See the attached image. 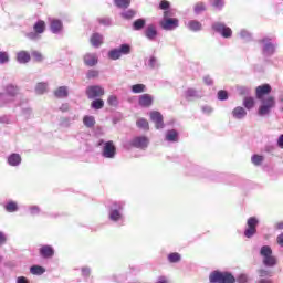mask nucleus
Instances as JSON below:
<instances>
[{"label": "nucleus", "mask_w": 283, "mask_h": 283, "mask_svg": "<svg viewBox=\"0 0 283 283\" xmlns=\"http://www.w3.org/2000/svg\"><path fill=\"white\" fill-rule=\"evenodd\" d=\"M109 218H111V220H113V222H118V220H120L122 216H120V212L118 210H113L109 213Z\"/></svg>", "instance_id": "ea45409f"}, {"label": "nucleus", "mask_w": 283, "mask_h": 283, "mask_svg": "<svg viewBox=\"0 0 283 283\" xmlns=\"http://www.w3.org/2000/svg\"><path fill=\"white\" fill-rule=\"evenodd\" d=\"M203 81H205L206 85H213V80H211L210 76H206V77L203 78Z\"/></svg>", "instance_id": "13d9d810"}, {"label": "nucleus", "mask_w": 283, "mask_h": 283, "mask_svg": "<svg viewBox=\"0 0 283 283\" xmlns=\"http://www.w3.org/2000/svg\"><path fill=\"white\" fill-rule=\"evenodd\" d=\"M260 255L263 256L264 266H275L277 259L273 256V250L269 245H263L260 251Z\"/></svg>", "instance_id": "20e7f679"}, {"label": "nucleus", "mask_w": 283, "mask_h": 283, "mask_svg": "<svg viewBox=\"0 0 283 283\" xmlns=\"http://www.w3.org/2000/svg\"><path fill=\"white\" fill-rule=\"evenodd\" d=\"M145 34L147 39L154 40L156 39L158 32L156 31V27L154 24H150L147 27Z\"/></svg>", "instance_id": "b1692460"}, {"label": "nucleus", "mask_w": 283, "mask_h": 283, "mask_svg": "<svg viewBox=\"0 0 283 283\" xmlns=\"http://www.w3.org/2000/svg\"><path fill=\"white\" fill-rule=\"evenodd\" d=\"M1 96L3 97V96H6L4 94H1Z\"/></svg>", "instance_id": "774afa93"}, {"label": "nucleus", "mask_w": 283, "mask_h": 283, "mask_svg": "<svg viewBox=\"0 0 283 283\" xmlns=\"http://www.w3.org/2000/svg\"><path fill=\"white\" fill-rule=\"evenodd\" d=\"M193 10L196 14H200V12H205V10H207V7L205 6V2H197Z\"/></svg>", "instance_id": "58836bf2"}, {"label": "nucleus", "mask_w": 283, "mask_h": 283, "mask_svg": "<svg viewBox=\"0 0 283 283\" xmlns=\"http://www.w3.org/2000/svg\"><path fill=\"white\" fill-rule=\"evenodd\" d=\"M8 164L11 167H17L18 165H21V155L19 154H12L8 158Z\"/></svg>", "instance_id": "4be33fe9"}, {"label": "nucleus", "mask_w": 283, "mask_h": 283, "mask_svg": "<svg viewBox=\"0 0 283 283\" xmlns=\"http://www.w3.org/2000/svg\"><path fill=\"white\" fill-rule=\"evenodd\" d=\"M258 224H260V221L255 217H250L247 221V229L244 231L245 238H251L252 235H255L258 233Z\"/></svg>", "instance_id": "0eeeda50"}, {"label": "nucleus", "mask_w": 283, "mask_h": 283, "mask_svg": "<svg viewBox=\"0 0 283 283\" xmlns=\"http://www.w3.org/2000/svg\"><path fill=\"white\" fill-rule=\"evenodd\" d=\"M202 112H205L206 114H211V112H213V109L211 107H209V106H205L202 108Z\"/></svg>", "instance_id": "e2e57ef3"}, {"label": "nucleus", "mask_w": 283, "mask_h": 283, "mask_svg": "<svg viewBox=\"0 0 283 283\" xmlns=\"http://www.w3.org/2000/svg\"><path fill=\"white\" fill-rule=\"evenodd\" d=\"M98 71L97 70H90L88 72H87V74H86V77L88 78V80H91V78H98Z\"/></svg>", "instance_id": "37998d69"}, {"label": "nucleus", "mask_w": 283, "mask_h": 283, "mask_svg": "<svg viewBox=\"0 0 283 283\" xmlns=\"http://www.w3.org/2000/svg\"><path fill=\"white\" fill-rule=\"evenodd\" d=\"M0 244H6V234L3 232H0Z\"/></svg>", "instance_id": "680f3d73"}, {"label": "nucleus", "mask_w": 283, "mask_h": 283, "mask_svg": "<svg viewBox=\"0 0 283 283\" xmlns=\"http://www.w3.org/2000/svg\"><path fill=\"white\" fill-rule=\"evenodd\" d=\"M31 55L36 63H41V61H43V54L39 51H32Z\"/></svg>", "instance_id": "a19ab883"}, {"label": "nucleus", "mask_w": 283, "mask_h": 283, "mask_svg": "<svg viewBox=\"0 0 283 283\" xmlns=\"http://www.w3.org/2000/svg\"><path fill=\"white\" fill-rule=\"evenodd\" d=\"M166 140H169L171 143L178 142V132H176L175 129L168 130L166 134Z\"/></svg>", "instance_id": "cd10ccee"}, {"label": "nucleus", "mask_w": 283, "mask_h": 283, "mask_svg": "<svg viewBox=\"0 0 283 283\" xmlns=\"http://www.w3.org/2000/svg\"><path fill=\"white\" fill-rule=\"evenodd\" d=\"M193 97H196V90L189 88V90L186 92V98H193Z\"/></svg>", "instance_id": "603ef678"}, {"label": "nucleus", "mask_w": 283, "mask_h": 283, "mask_svg": "<svg viewBox=\"0 0 283 283\" xmlns=\"http://www.w3.org/2000/svg\"><path fill=\"white\" fill-rule=\"evenodd\" d=\"M210 283H235V276L231 272L213 271L209 275Z\"/></svg>", "instance_id": "f03ea898"}, {"label": "nucleus", "mask_w": 283, "mask_h": 283, "mask_svg": "<svg viewBox=\"0 0 283 283\" xmlns=\"http://www.w3.org/2000/svg\"><path fill=\"white\" fill-rule=\"evenodd\" d=\"M171 17L170 11H164V19L160 21L159 25L163 30L171 31L176 30L179 25V20L177 18H169Z\"/></svg>", "instance_id": "7ed1b4c3"}, {"label": "nucleus", "mask_w": 283, "mask_h": 283, "mask_svg": "<svg viewBox=\"0 0 283 283\" xmlns=\"http://www.w3.org/2000/svg\"><path fill=\"white\" fill-rule=\"evenodd\" d=\"M114 1L117 8H123V9H127V7L130 6L132 3V0H114Z\"/></svg>", "instance_id": "e433bc0d"}, {"label": "nucleus", "mask_w": 283, "mask_h": 283, "mask_svg": "<svg viewBox=\"0 0 283 283\" xmlns=\"http://www.w3.org/2000/svg\"><path fill=\"white\" fill-rule=\"evenodd\" d=\"M233 118L242 119L247 116V111L242 106H238L232 111Z\"/></svg>", "instance_id": "aec40b11"}, {"label": "nucleus", "mask_w": 283, "mask_h": 283, "mask_svg": "<svg viewBox=\"0 0 283 283\" xmlns=\"http://www.w3.org/2000/svg\"><path fill=\"white\" fill-rule=\"evenodd\" d=\"M251 163L255 165V167H260L262 163H264V156L262 155H253L251 157Z\"/></svg>", "instance_id": "473e14b6"}, {"label": "nucleus", "mask_w": 283, "mask_h": 283, "mask_svg": "<svg viewBox=\"0 0 283 283\" xmlns=\"http://www.w3.org/2000/svg\"><path fill=\"white\" fill-rule=\"evenodd\" d=\"M6 94H7V96H11L12 98H14V96H17V94H19V87L10 84L6 87Z\"/></svg>", "instance_id": "393cba45"}, {"label": "nucleus", "mask_w": 283, "mask_h": 283, "mask_svg": "<svg viewBox=\"0 0 283 283\" xmlns=\"http://www.w3.org/2000/svg\"><path fill=\"white\" fill-rule=\"evenodd\" d=\"M48 25L45 24V21L39 20L38 22L34 23L33 25V32L27 33V38L30 39L31 41H36L43 32H45V29Z\"/></svg>", "instance_id": "39448f33"}, {"label": "nucleus", "mask_w": 283, "mask_h": 283, "mask_svg": "<svg viewBox=\"0 0 283 283\" xmlns=\"http://www.w3.org/2000/svg\"><path fill=\"white\" fill-rule=\"evenodd\" d=\"M259 273V277H269L271 276V271L264 270V269H260L258 271Z\"/></svg>", "instance_id": "de8ad7c7"}, {"label": "nucleus", "mask_w": 283, "mask_h": 283, "mask_svg": "<svg viewBox=\"0 0 283 283\" xmlns=\"http://www.w3.org/2000/svg\"><path fill=\"white\" fill-rule=\"evenodd\" d=\"M150 120L155 123L156 129H163V127H165V124L163 123V114L158 111L150 112Z\"/></svg>", "instance_id": "ddd939ff"}, {"label": "nucleus", "mask_w": 283, "mask_h": 283, "mask_svg": "<svg viewBox=\"0 0 283 283\" xmlns=\"http://www.w3.org/2000/svg\"><path fill=\"white\" fill-rule=\"evenodd\" d=\"M138 105L140 107H151V105H154V96H151L147 93L140 95L139 99H138Z\"/></svg>", "instance_id": "4468645a"}, {"label": "nucleus", "mask_w": 283, "mask_h": 283, "mask_svg": "<svg viewBox=\"0 0 283 283\" xmlns=\"http://www.w3.org/2000/svg\"><path fill=\"white\" fill-rule=\"evenodd\" d=\"M212 6L213 8H222L224 6V0H213Z\"/></svg>", "instance_id": "3c124183"}, {"label": "nucleus", "mask_w": 283, "mask_h": 283, "mask_svg": "<svg viewBox=\"0 0 283 283\" xmlns=\"http://www.w3.org/2000/svg\"><path fill=\"white\" fill-rule=\"evenodd\" d=\"M30 211H31V216H36L40 213L41 210L39 209V207L33 206L31 207Z\"/></svg>", "instance_id": "864d4df0"}, {"label": "nucleus", "mask_w": 283, "mask_h": 283, "mask_svg": "<svg viewBox=\"0 0 283 283\" xmlns=\"http://www.w3.org/2000/svg\"><path fill=\"white\" fill-rule=\"evenodd\" d=\"M36 94H45L48 92V83L40 82L35 86Z\"/></svg>", "instance_id": "c756f323"}, {"label": "nucleus", "mask_w": 283, "mask_h": 283, "mask_svg": "<svg viewBox=\"0 0 283 283\" xmlns=\"http://www.w3.org/2000/svg\"><path fill=\"white\" fill-rule=\"evenodd\" d=\"M83 123L85 127H94V125H96V119H94V116H84Z\"/></svg>", "instance_id": "72a5a7b5"}, {"label": "nucleus", "mask_w": 283, "mask_h": 283, "mask_svg": "<svg viewBox=\"0 0 283 283\" xmlns=\"http://www.w3.org/2000/svg\"><path fill=\"white\" fill-rule=\"evenodd\" d=\"M229 98V93L224 90H220L218 92V99L219 101H227Z\"/></svg>", "instance_id": "79ce46f5"}, {"label": "nucleus", "mask_w": 283, "mask_h": 283, "mask_svg": "<svg viewBox=\"0 0 283 283\" xmlns=\"http://www.w3.org/2000/svg\"><path fill=\"white\" fill-rule=\"evenodd\" d=\"M260 43H265V45L263 48V52L265 54H273V52H275V45H273V43L269 42V39H262V40H260Z\"/></svg>", "instance_id": "6ab92c4d"}, {"label": "nucleus", "mask_w": 283, "mask_h": 283, "mask_svg": "<svg viewBox=\"0 0 283 283\" xmlns=\"http://www.w3.org/2000/svg\"><path fill=\"white\" fill-rule=\"evenodd\" d=\"M30 53L28 51H20L17 54V61L20 63H30Z\"/></svg>", "instance_id": "412c9836"}, {"label": "nucleus", "mask_w": 283, "mask_h": 283, "mask_svg": "<svg viewBox=\"0 0 283 283\" xmlns=\"http://www.w3.org/2000/svg\"><path fill=\"white\" fill-rule=\"evenodd\" d=\"M180 260H181L180 253L172 252L168 255V261L172 264L176 262H180Z\"/></svg>", "instance_id": "4c0bfd02"}, {"label": "nucleus", "mask_w": 283, "mask_h": 283, "mask_svg": "<svg viewBox=\"0 0 283 283\" xmlns=\"http://www.w3.org/2000/svg\"><path fill=\"white\" fill-rule=\"evenodd\" d=\"M235 282H238V283H247V282H249V279L247 277V275L241 274V275L238 276V279H235Z\"/></svg>", "instance_id": "8fccbe9b"}, {"label": "nucleus", "mask_w": 283, "mask_h": 283, "mask_svg": "<svg viewBox=\"0 0 283 283\" xmlns=\"http://www.w3.org/2000/svg\"><path fill=\"white\" fill-rule=\"evenodd\" d=\"M17 283H30V282H28V279H25L24 276H19L17 280Z\"/></svg>", "instance_id": "bf43d9fd"}, {"label": "nucleus", "mask_w": 283, "mask_h": 283, "mask_svg": "<svg viewBox=\"0 0 283 283\" xmlns=\"http://www.w3.org/2000/svg\"><path fill=\"white\" fill-rule=\"evenodd\" d=\"M276 242L280 247L283 248V233L279 234L276 238Z\"/></svg>", "instance_id": "6e6d98bb"}, {"label": "nucleus", "mask_w": 283, "mask_h": 283, "mask_svg": "<svg viewBox=\"0 0 283 283\" xmlns=\"http://www.w3.org/2000/svg\"><path fill=\"white\" fill-rule=\"evenodd\" d=\"M147 90V86L145 84H135L132 86L133 94H143Z\"/></svg>", "instance_id": "7c9ffc66"}, {"label": "nucleus", "mask_w": 283, "mask_h": 283, "mask_svg": "<svg viewBox=\"0 0 283 283\" xmlns=\"http://www.w3.org/2000/svg\"><path fill=\"white\" fill-rule=\"evenodd\" d=\"M86 96L91 101L94 98H101V96H105V88L101 85H92L86 88Z\"/></svg>", "instance_id": "6e6552de"}, {"label": "nucleus", "mask_w": 283, "mask_h": 283, "mask_svg": "<svg viewBox=\"0 0 283 283\" xmlns=\"http://www.w3.org/2000/svg\"><path fill=\"white\" fill-rule=\"evenodd\" d=\"M54 248L52 245L44 244L39 249V254L44 260H50V258H54Z\"/></svg>", "instance_id": "f8f14e48"}, {"label": "nucleus", "mask_w": 283, "mask_h": 283, "mask_svg": "<svg viewBox=\"0 0 283 283\" xmlns=\"http://www.w3.org/2000/svg\"><path fill=\"white\" fill-rule=\"evenodd\" d=\"M102 155L104 158H114L116 156V145L112 140L104 143L103 140L99 142V145H103Z\"/></svg>", "instance_id": "1a4fd4ad"}, {"label": "nucleus", "mask_w": 283, "mask_h": 283, "mask_svg": "<svg viewBox=\"0 0 283 283\" xmlns=\"http://www.w3.org/2000/svg\"><path fill=\"white\" fill-rule=\"evenodd\" d=\"M54 96L56 98H67L70 96V92L67 91V86H60L54 91Z\"/></svg>", "instance_id": "f3484780"}, {"label": "nucleus", "mask_w": 283, "mask_h": 283, "mask_svg": "<svg viewBox=\"0 0 283 283\" xmlns=\"http://www.w3.org/2000/svg\"><path fill=\"white\" fill-rule=\"evenodd\" d=\"M108 105L116 106L118 105V98L114 95H111L107 99Z\"/></svg>", "instance_id": "49530a36"}, {"label": "nucleus", "mask_w": 283, "mask_h": 283, "mask_svg": "<svg viewBox=\"0 0 283 283\" xmlns=\"http://www.w3.org/2000/svg\"><path fill=\"white\" fill-rule=\"evenodd\" d=\"M51 31L53 32V34H59V32H61V30H63V22H61V20H52L51 21Z\"/></svg>", "instance_id": "a211bd4d"}, {"label": "nucleus", "mask_w": 283, "mask_h": 283, "mask_svg": "<svg viewBox=\"0 0 283 283\" xmlns=\"http://www.w3.org/2000/svg\"><path fill=\"white\" fill-rule=\"evenodd\" d=\"M146 21L145 19H137L133 22L134 30H143L145 28Z\"/></svg>", "instance_id": "f704fd0d"}, {"label": "nucleus", "mask_w": 283, "mask_h": 283, "mask_svg": "<svg viewBox=\"0 0 283 283\" xmlns=\"http://www.w3.org/2000/svg\"><path fill=\"white\" fill-rule=\"evenodd\" d=\"M149 65H150V67H155V65H156V57H150Z\"/></svg>", "instance_id": "0e129e2a"}, {"label": "nucleus", "mask_w": 283, "mask_h": 283, "mask_svg": "<svg viewBox=\"0 0 283 283\" xmlns=\"http://www.w3.org/2000/svg\"><path fill=\"white\" fill-rule=\"evenodd\" d=\"M188 28L191 32H200V30H202V23L198 20H191L188 22Z\"/></svg>", "instance_id": "5701e85b"}, {"label": "nucleus", "mask_w": 283, "mask_h": 283, "mask_svg": "<svg viewBox=\"0 0 283 283\" xmlns=\"http://www.w3.org/2000/svg\"><path fill=\"white\" fill-rule=\"evenodd\" d=\"M243 105L245 109H253V107H255V99L253 97H245L243 99Z\"/></svg>", "instance_id": "c85d7f7f"}, {"label": "nucleus", "mask_w": 283, "mask_h": 283, "mask_svg": "<svg viewBox=\"0 0 283 283\" xmlns=\"http://www.w3.org/2000/svg\"><path fill=\"white\" fill-rule=\"evenodd\" d=\"M30 271L32 275H43V273H45V269L41 265H33Z\"/></svg>", "instance_id": "2f4dec72"}, {"label": "nucleus", "mask_w": 283, "mask_h": 283, "mask_svg": "<svg viewBox=\"0 0 283 283\" xmlns=\"http://www.w3.org/2000/svg\"><path fill=\"white\" fill-rule=\"evenodd\" d=\"M83 61L87 67H94V65L98 64V56H96L94 53H86L83 57Z\"/></svg>", "instance_id": "2eb2a0df"}, {"label": "nucleus", "mask_w": 283, "mask_h": 283, "mask_svg": "<svg viewBox=\"0 0 283 283\" xmlns=\"http://www.w3.org/2000/svg\"><path fill=\"white\" fill-rule=\"evenodd\" d=\"M169 6H170L169 1L163 0V1L159 3V9L167 11V10H169Z\"/></svg>", "instance_id": "09e8293b"}, {"label": "nucleus", "mask_w": 283, "mask_h": 283, "mask_svg": "<svg viewBox=\"0 0 283 283\" xmlns=\"http://www.w3.org/2000/svg\"><path fill=\"white\" fill-rule=\"evenodd\" d=\"M130 147H135L136 149H147L149 145V139L145 136L135 137L129 142Z\"/></svg>", "instance_id": "9b49d317"}, {"label": "nucleus", "mask_w": 283, "mask_h": 283, "mask_svg": "<svg viewBox=\"0 0 283 283\" xmlns=\"http://www.w3.org/2000/svg\"><path fill=\"white\" fill-rule=\"evenodd\" d=\"M277 145L281 149H283V134L279 137Z\"/></svg>", "instance_id": "052dcab7"}, {"label": "nucleus", "mask_w": 283, "mask_h": 283, "mask_svg": "<svg viewBox=\"0 0 283 283\" xmlns=\"http://www.w3.org/2000/svg\"><path fill=\"white\" fill-rule=\"evenodd\" d=\"M60 112H70V104H62L60 107Z\"/></svg>", "instance_id": "5fc2aeb1"}, {"label": "nucleus", "mask_w": 283, "mask_h": 283, "mask_svg": "<svg viewBox=\"0 0 283 283\" xmlns=\"http://www.w3.org/2000/svg\"><path fill=\"white\" fill-rule=\"evenodd\" d=\"M115 207H117V209H123V207L118 203H115Z\"/></svg>", "instance_id": "338daca9"}, {"label": "nucleus", "mask_w": 283, "mask_h": 283, "mask_svg": "<svg viewBox=\"0 0 283 283\" xmlns=\"http://www.w3.org/2000/svg\"><path fill=\"white\" fill-rule=\"evenodd\" d=\"M93 109H103L105 107V102L103 99H95L91 103Z\"/></svg>", "instance_id": "c9c22d12"}, {"label": "nucleus", "mask_w": 283, "mask_h": 283, "mask_svg": "<svg viewBox=\"0 0 283 283\" xmlns=\"http://www.w3.org/2000/svg\"><path fill=\"white\" fill-rule=\"evenodd\" d=\"M275 229L282 230L283 229V221H280L275 224Z\"/></svg>", "instance_id": "69168bd1"}, {"label": "nucleus", "mask_w": 283, "mask_h": 283, "mask_svg": "<svg viewBox=\"0 0 283 283\" xmlns=\"http://www.w3.org/2000/svg\"><path fill=\"white\" fill-rule=\"evenodd\" d=\"M122 17H124V19H134V17H136V11L128 10V11L122 13Z\"/></svg>", "instance_id": "a18cd8bd"}, {"label": "nucleus", "mask_w": 283, "mask_h": 283, "mask_svg": "<svg viewBox=\"0 0 283 283\" xmlns=\"http://www.w3.org/2000/svg\"><path fill=\"white\" fill-rule=\"evenodd\" d=\"M271 92H273V88L269 84H263L255 88V96L258 101H261L259 116L271 114V109L275 107V97L271 96Z\"/></svg>", "instance_id": "f257e3e1"}, {"label": "nucleus", "mask_w": 283, "mask_h": 283, "mask_svg": "<svg viewBox=\"0 0 283 283\" xmlns=\"http://www.w3.org/2000/svg\"><path fill=\"white\" fill-rule=\"evenodd\" d=\"M212 30H214V32H218L220 35L223 36V39H231L233 31L231 30V28L226 27L224 23H220V22H216L212 25Z\"/></svg>", "instance_id": "9d476101"}, {"label": "nucleus", "mask_w": 283, "mask_h": 283, "mask_svg": "<svg viewBox=\"0 0 283 283\" xmlns=\"http://www.w3.org/2000/svg\"><path fill=\"white\" fill-rule=\"evenodd\" d=\"M90 43L93 48H101V45H103V35L101 33H93Z\"/></svg>", "instance_id": "dca6fc26"}, {"label": "nucleus", "mask_w": 283, "mask_h": 283, "mask_svg": "<svg viewBox=\"0 0 283 283\" xmlns=\"http://www.w3.org/2000/svg\"><path fill=\"white\" fill-rule=\"evenodd\" d=\"M8 61H10L8 52H0V64L8 63Z\"/></svg>", "instance_id": "c03bdc74"}, {"label": "nucleus", "mask_w": 283, "mask_h": 283, "mask_svg": "<svg viewBox=\"0 0 283 283\" xmlns=\"http://www.w3.org/2000/svg\"><path fill=\"white\" fill-rule=\"evenodd\" d=\"M6 211H8V213H14V211H19V205H17V202L14 201H9L6 206H4Z\"/></svg>", "instance_id": "a878e982"}, {"label": "nucleus", "mask_w": 283, "mask_h": 283, "mask_svg": "<svg viewBox=\"0 0 283 283\" xmlns=\"http://www.w3.org/2000/svg\"><path fill=\"white\" fill-rule=\"evenodd\" d=\"M132 52V46L129 44H122L119 49H114L108 52V57L112 61H118L123 55H127Z\"/></svg>", "instance_id": "423d86ee"}, {"label": "nucleus", "mask_w": 283, "mask_h": 283, "mask_svg": "<svg viewBox=\"0 0 283 283\" xmlns=\"http://www.w3.org/2000/svg\"><path fill=\"white\" fill-rule=\"evenodd\" d=\"M82 275L84 277H90V269L88 268H83L82 269Z\"/></svg>", "instance_id": "4d7b16f0"}, {"label": "nucleus", "mask_w": 283, "mask_h": 283, "mask_svg": "<svg viewBox=\"0 0 283 283\" xmlns=\"http://www.w3.org/2000/svg\"><path fill=\"white\" fill-rule=\"evenodd\" d=\"M136 125L139 129H144L145 132H149V122H147V119L145 118H139L136 122Z\"/></svg>", "instance_id": "bb28decb"}]
</instances>
